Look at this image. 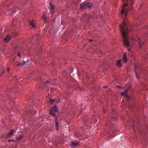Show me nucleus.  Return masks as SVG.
Returning a JSON list of instances; mask_svg holds the SVG:
<instances>
[{"label":"nucleus","mask_w":148,"mask_h":148,"mask_svg":"<svg viewBox=\"0 0 148 148\" xmlns=\"http://www.w3.org/2000/svg\"><path fill=\"white\" fill-rule=\"evenodd\" d=\"M58 123L57 121L56 120V130H58Z\"/></svg>","instance_id":"2eb2a0df"},{"label":"nucleus","mask_w":148,"mask_h":148,"mask_svg":"<svg viewBox=\"0 0 148 148\" xmlns=\"http://www.w3.org/2000/svg\"><path fill=\"white\" fill-rule=\"evenodd\" d=\"M16 64L18 66H20V65H21V63H18L17 64Z\"/></svg>","instance_id":"a211bd4d"},{"label":"nucleus","mask_w":148,"mask_h":148,"mask_svg":"<svg viewBox=\"0 0 148 148\" xmlns=\"http://www.w3.org/2000/svg\"><path fill=\"white\" fill-rule=\"evenodd\" d=\"M60 99L54 100L52 99H51L50 100V102L52 104L53 103H59L60 102Z\"/></svg>","instance_id":"6e6552de"},{"label":"nucleus","mask_w":148,"mask_h":148,"mask_svg":"<svg viewBox=\"0 0 148 148\" xmlns=\"http://www.w3.org/2000/svg\"><path fill=\"white\" fill-rule=\"evenodd\" d=\"M79 143L77 141H73L72 142L71 146L72 147L74 148L76 146L78 145Z\"/></svg>","instance_id":"9d476101"},{"label":"nucleus","mask_w":148,"mask_h":148,"mask_svg":"<svg viewBox=\"0 0 148 148\" xmlns=\"http://www.w3.org/2000/svg\"><path fill=\"white\" fill-rule=\"evenodd\" d=\"M121 60L123 61L124 62H127V60L126 56V53H124L123 56V58L121 60H117L116 61V65L119 67H121L122 66L121 63Z\"/></svg>","instance_id":"f03ea898"},{"label":"nucleus","mask_w":148,"mask_h":148,"mask_svg":"<svg viewBox=\"0 0 148 148\" xmlns=\"http://www.w3.org/2000/svg\"><path fill=\"white\" fill-rule=\"evenodd\" d=\"M11 38V36L10 35H8L7 36V37L5 38L4 40L5 42H8L9 41V40Z\"/></svg>","instance_id":"ddd939ff"},{"label":"nucleus","mask_w":148,"mask_h":148,"mask_svg":"<svg viewBox=\"0 0 148 148\" xmlns=\"http://www.w3.org/2000/svg\"><path fill=\"white\" fill-rule=\"evenodd\" d=\"M42 18L44 19H45L46 18L45 17V16L44 15L42 16Z\"/></svg>","instance_id":"6ab92c4d"},{"label":"nucleus","mask_w":148,"mask_h":148,"mask_svg":"<svg viewBox=\"0 0 148 148\" xmlns=\"http://www.w3.org/2000/svg\"><path fill=\"white\" fill-rule=\"evenodd\" d=\"M18 56H19V57H21V54H20V53H18Z\"/></svg>","instance_id":"412c9836"},{"label":"nucleus","mask_w":148,"mask_h":148,"mask_svg":"<svg viewBox=\"0 0 148 148\" xmlns=\"http://www.w3.org/2000/svg\"><path fill=\"white\" fill-rule=\"evenodd\" d=\"M58 112V108L56 106L51 109L50 110V114L54 117L56 116V113Z\"/></svg>","instance_id":"39448f33"},{"label":"nucleus","mask_w":148,"mask_h":148,"mask_svg":"<svg viewBox=\"0 0 148 148\" xmlns=\"http://www.w3.org/2000/svg\"><path fill=\"white\" fill-rule=\"evenodd\" d=\"M92 41V40H91V39H90L89 40V42H91V41Z\"/></svg>","instance_id":"393cba45"},{"label":"nucleus","mask_w":148,"mask_h":148,"mask_svg":"<svg viewBox=\"0 0 148 148\" xmlns=\"http://www.w3.org/2000/svg\"><path fill=\"white\" fill-rule=\"evenodd\" d=\"M125 3H124L123 8L121 11V17L123 18V21L122 24H120V27L121 29V33L123 35V40L124 44L126 46H128L130 45V43L128 38L126 36L127 32L130 31L128 28L127 24L128 23L127 20L126 18L128 13V11L126 8L125 7L129 5H132L134 3V1H126Z\"/></svg>","instance_id":"f257e3e1"},{"label":"nucleus","mask_w":148,"mask_h":148,"mask_svg":"<svg viewBox=\"0 0 148 148\" xmlns=\"http://www.w3.org/2000/svg\"><path fill=\"white\" fill-rule=\"evenodd\" d=\"M25 63V62H21L20 63H21V66H22L23 65V64Z\"/></svg>","instance_id":"dca6fc26"},{"label":"nucleus","mask_w":148,"mask_h":148,"mask_svg":"<svg viewBox=\"0 0 148 148\" xmlns=\"http://www.w3.org/2000/svg\"><path fill=\"white\" fill-rule=\"evenodd\" d=\"M29 24L32 26V28L36 26L35 21L34 20H32V21L29 22Z\"/></svg>","instance_id":"1a4fd4ad"},{"label":"nucleus","mask_w":148,"mask_h":148,"mask_svg":"<svg viewBox=\"0 0 148 148\" xmlns=\"http://www.w3.org/2000/svg\"><path fill=\"white\" fill-rule=\"evenodd\" d=\"M5 72L4 71H3V72L0 75V76H2V75L3 74L5 73Z\"/></svg>","instance_id":"f3484780"},{"label":"nucleus","mask_w":148,"mask_h":148,"mask_svg":"<svg viewBox=\"0 0 148 148\" xmlns=\"http://www.w3.org/2000/svg\"><path fill=\"white\" fill-rule=\"evenodd\" d=\"M22 136H21L20 137H19L18 138H17L18 140H20V139L22 137Z\"/></svg>","instance_id":"aec40b11"},{"label":"nucleus","mask_w":148,"mask_h":148,"mask_svg":"<svg viewBox=\"0 0 148 148\" xmlns=\"http://www.w3.org/2000/svg\"><path fill=\"white\" fill-rule=\"evenodd\" d=\"M136 41L139 43V48H141L142 47V46L143 45V41H141L140 38L138 37L137 38Z\"/></svg>","instance_id":"0eeeda50"},{"label":"nucleus","mask_w":148,"mask_h":148,"mask_svg":"<svg viewBox=\"0 0 148 148\" xmlns=\"http://www.w3.org/2000/svg\"><path fill=\"white\" fill-rule=\"evenodd\" d=\"M92 6V4L90 3H87L84 4L81 3L80 5V8L83 10L87 8H90Z\"/></svg>","instance_id":"7ed1b4c3"},{"label":"nucleus","mask_w":148,"mask_h":148,"mask_svg":"<svg viewBox=\"0 0 148 148\" xmlns=\"http://www.w3.org/2000/svg\"><path fill=\"white\" fill-rule=\"evenodd\" d=\"M14 130H12L9 133L7 136V137L8 138H10L11 137V136L13 135V133L14 132Z\"/></svg>","instance_id":"9b49d317"},{"label":"nucleus","mask_w":148,"mask_h":148,"mask_svg":"<svg viewBox=\"0 0 148 148\" xmlns=\"http://www.w3.org/2000/svg\"><path fill=\"white\" fill-rule=\"evenodd\" d=\"M127 90L126 89V91L125 92H123L122 93V95H123L124 96H125L128 99V101H129V97L127 96Z\"/></svg>","instance_id":"f8f14e48"},{"label":"nucleus","mask_w":148,"mask_h":148,"mask_svg":"<svg viewBox=\"0 0 148 148\" xmlns=\"http://www.w3.org/2000/svg\"><path fill=\"white\" fill-rule=\"evenodd\" d=\"M49 83V81H47L46 82V83Z\"/></svg>","instance_id":"a878e982"},{"label":"nucleus","mask_w":148,"mask_h":148,"mask_svg":"<svg viewBox=\"0 0 148 148\" xmlns=\"http://www.w3.org/2000/svg\"><path fill=\"white\" fill-rule=\"evenodd\" d=\"M106 87H107L106 86H103V88H106Z\"/></svg>","instance_id":"b1692460"},{"label":"nucleus","mask_w":148,"mask_h":148,"mask_svg":"<svg viewBox=\"0 0 148 148\" xmlns=\"http://www.w3.org/2000/svg\"><path fill=\"white\" fill-rule=\"evenodd\" d=\"M129 107L130 109H132L135 108V106L134 105L130 104L129 105Z\"/></svg>","instance_id":"4468645a"},{"label":"nucleus","mask_w":148,"mask_h":148,"mask_svg":"<svg viewBox=\"0 0 148 148\" xmlns=\"http://www.w3.org/2000/svg\"><path fill=\"white\" fill-rule=\"evenodd\" d=\"M141 68L137 65H135L134 67V70L137 78L138 79L139 78V73H140V71Z\"/></svg>","instance_id":"20e7f679"},{"label":"nucleus","mask_w":148,"mask_h":148,"mask_svg":"<svg viewBox=\"0 0 148 148\" xmlns=\"http://www.w3.org/2000/svg\"><path fill=\"white\" fill-rule=\"evenodd\" d=\"M106 111V110L105 109H103V112L104 113H105Z\"/></svg>","instance_id":"5701e85b"},{"label":"nucleus","mask_w":148,"mask_h":148,"mask_svg":"<svg viewBox=\"0 0 148 148\" xmlns=\"http://www.w3.org/2000/svg\"><path fill=\"white\" fill-rule=\"evenodd\" d=\"M50 9L51 11V13H53L54 12V10L55 9V7L51 3H50L49 4Z\"/></svg>","instance_id":"423d86ee"},{"label":"nucleus","mask_w":148,"mask_h":148,"mask_svg":"<svg viewBox=\"0 0 148 148\" xmlns=\"http://www.w3.org/2000/svg\"><path fill=\"white\" fill-rule=\"evenodd\" d=\"M10 70V69L9 68H8L7 70V71H9Z\"/></svg>","instance_id":"4be33fe9"},{"label":"nucleus","mask_w":148,"mask_h":148,"mask_svg":"<svg viewBox=\"0 0 148 148\" xmlns=\"http://www.w3.org/2000/svg\"><path fill=\"white\" fill-rule=\"evenodd\" d=\"M12 140H9L8 141H9V142H10V141H12Z\"/></svg>","instance_id":"bb28decb"}]
</instances>
